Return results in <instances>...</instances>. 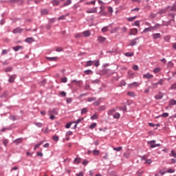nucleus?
<instances>
[{"label": "nucleus", "instance_id": "1", "mask_svg": "<svg viewBox=\"0 0 176 176\" xmlns=\"http://www.w3.org/2000/svg\"><path fill=\"white\" fill-rule=\"evenodd\" d=\"M155 143H156L155 140H151L147 142V144L148 145H150V148H156L157 146H160V144H155Z\"/></svg>", "mask_w": 176, "mask_h": 176}, {"label": "nucleus", "instance_id": "2", "mask_svg": "<svg viewBox=\"0 0 176 176\" xmlns=\"http://www.w3.org/2000/svg\"><path fill=\"white\" fill-rule=\"evenodd\" d=\"M164 25H166V27H168V25H171V27H174V25H175V20H174V19H172L170 20H169L168 22H166Z\"/></svg>", "mask_w": 176, "mask_h": 176}, {"label": "nucleus", "instance_id": "3", "mask_svg": "<svg viewBox=\"0 0 176 176\" xmlns=\"http://www.w3.org/2000/svg\"><path fill=\"white\" fill-rule=\"evenodd\" d=\"M48 115H58V110L56 108H54L48 111Z\"/></svg>", "mask_w": 176, "mask_h": 176}, {"label": "nucleus", "instance_id": "4", "mask_svg": "<svg viewBox=\"0 0 176 176\" xmlns=\"http://www.w3.org/2000/svg\"><path fill=\"white\" fill-rule=\"evenodd\" d=\"M97 7L89 8L87 11L86 13L91 14V13H97Z\"/></svg>", "mask_w": 176, "mask_h": 176}, {"label": "nucleus", "instance_id": "5", "mask_svg": "<svg viewBox=\"0 0 176 176\" xmlns=\"http://www.w3.org/2000/svg\"><path fill=\"white\" fill-rule=\"evenodd\" d=\"M105 41H107V38L102 36H99L98 37V42L99 43H104V42H105Z\"/></svg>", "mask_w": 176, "mask_h": 176}, {"label": "nucleus", "instance_id": "6", "mask_svg": "<svg viewBox=\"0 0 176 176\" xmlns=\"http://www.w3.org/2000/svg\"><path fill=\"white\" fill-rule=\"evenodd\" d=\"M72 83H75L78 87H80L82 86V81L81 80H72Z\"/></svg>", "mask_w": 176, "mask_h": 176}, {"label": "nucleus", "instance_id": "7", "mask_svg": "<svg viewBox=\"0 0 176 176\" xmlns=\"http://www.w3.org/2000/svg\"><path fill=\"white\" fill-rule=\"evenodd\" d=\"M152 78H153V75L147 73L143 75V78L144 79H152Z\"/></svg>", "mask_w": 176, "mask_h": 176}, {"label": "nucleus", "instance_id": "8", "mask_svg": "<svg viewBox=\"0 0 176 176\" xmlns=\"http://www.w3.org/2000/svg\"><path fill=\"white\" fill-rule=\"evenodd\" d=\"M137 41H138V38H135L130 41V46H135L137 45Z\"/></svg>", "mask_w": 176, "mask_h": 176}, {"label": "nucleus", "instance_id": "9", "mask_svg": "<svg viewBox=\"0 0 176 176\" xmlns=\"http://www.w3.org/2000/svg\"><path fill=\"white\" fill-rule=\"evenodd\" d=\"M163 96H164V94H163L162 92H160L157 95L155 96V100H162L163 98Z\"/></svg>", "mask_w": 176, "mask_h": 176}, {"label": "nucleus", "instance_id": "10", "mask_svg": "<svg viewBox=\"0 0 176 176\" xmlns=\"http://www.w3.org/2000/svg\"><path fill=\"white\" fill-rule=\"evenodd\" d=\"M115 112H116V109H110V110L108 111L107 115H108L109 116H114V115H115V114H114Z\"/></svg>", "mask_w": 176, "mask_h": 176}, {"label": "nucleus", "instance_id": "11", "mask_svg": "<svg viewBox=\"0 0 176 176\" xmlns=\"http://www.w3.org/2000/svg\"><path fill=\"white\" fill-rule=\"evenodd\" d=\"M136 34H138V30L137 28L131 29L129 35H135Z\"/></svg>", "mask_w": 176, "mask_h": 176}, {"label": "nucleus", "instance_id": "12", "mask_svg": "<svg viewBox=\"0 0 176 176\" xmlns=\"http://www.w3.org/2000/svg\"><path fill=\"white\" fill-rule=\"evenodd\" d=\"M152 36L153 39H159L160 38H161L162 35L160 34V33H154L152 34Z\"/></svg>", "mask_w": 176, "mask_h": 176}, {"label": "nucleus", "instance_id": "13", "mask_svg": "<svg viewBox=\"0 0 176 176\" xmlns=\"http://www.w3.org/2000/svg\"><path fill=\"white\" fill-rule=\"evenodd\" d=\"M13 34H20L21 32H23V29L20 28H16L12 31Z\"/></svg>", "mask_w": 176, "mask_h": 176}, {"label": "nucleus", "instance_id": "14", "mask_svg": "<svg viewBox=\"0 0 176 176\" xmlns=\"http://www.w3.org/2000/svg\"><path fill=\"white\" fill-rule=\"evenodd\" d=\"M82 36H85V37H89L90 36V35H91V34L90 33V31L89 30L84 31L83 32H82Z\"/></svg>", "mask_w": 176, "mask_h": 176}, {"label": "nucleus", "instance_id": "15", "mask_svg": "<svg viewBox=\"0 0 176 176\" xmlns=\"http://www.w3.org/2000/svg\"><path fill=\"white\" fill-rule=\"evenodd\" d=\"M45 58H46V60H47L48 61H56V60L58 59V58L56 57V56H54V57H47V56Z\"/></svg>", "mask_w": 176, "mask_h": 176}, {"label": "nucleus", "instance_id": "16", "mask_svg": "<svg viewBox=\"0 0 176 176\" xmlns=\"http://www.w3.org/2000/svg\"><path fill=\"white\" fill-rule=\"evenodd\" d=\"M160 27H162V25L159 23H156L155 25L151 26V28H153V31H156V30H159Z\"/></svg>", "mask_w": 176, "mask_h": 176}, {"label": "nucleus", "instance_id": "17", "mask_svg": "<svg viewBox=\"0 0 176 176\" xmlns=\"http://www.w3.org/2000/svg\"><path fill=\"white\" fill-rule=\"evenodd\" d=\"M80 162H82V159L80 157H76L74 160L73 163H74V164H79V163H80Z\"/></svg>", "mask_w": 176, "mask_h": 176}, {"label": "nucleus", "instance_id": "18", "mask_svg": "<svg viewBox=\"0 0 176 176\" xmlns=\"http://www.w3.org/2000/svg\"><path fill=\"white\" fill-rule=\"evenodd\" d=\"M12 49L14 50V52H19V50H21V49H23V46L16 45L15 47H13Z\"/></svg>", "mask_w": 176, "mask_h": 176}, {"label": "nucleus", "instance_id": "19", "mask_svg": "<svg viewBox=\"0 0 176 176\" xmlns=\"http://www.w3.org/2000/svg\"><path fill=\"white\" fill-rule=\"evenodd\" d=\"M14 144H21L23 142V138H18L15 140H14Z\"/></svg>", "mask_w": 176, "mask_h": 176}, {"label": "nucleus", "instance_id": "20", "mask_svg": "<svg viewBox=\"0 0 176 176\" xmlns=\"http://www.w3.org/2000/svg\"><path fill=\"white\" fill-rule=\"evenodd\" d=\"M151 31H153V29L152 28V26H150L149 28H145L143 30V32L145 34L146 32H151Z\"/></svg>", "mask_w": 176, "mask_h": 176}, {"label": "nucleus", "instance_id": "21", "mask_svg": "<svg viewBox=\"0 0 176 176\" xmlns=\"http://www.w3.org/2000/svg\"><path fill=\"white\" fill-rule=\"evenodd\" d=\"M100 79H96V80H91V83L92 84V85H98L99 83H100Z\"/></svg>", "mask_w": 176, "mask_h": 176}, {"label": "nucleus", "instance_id": "22", "mask_svg": "<svg viewBox=\"0 0 176 176\" xmlns=\"http://www.w3.org/2000/svg\"><path fill=\"white\" fill-rule=\"evenodd\" d=\"M94 64V60H88L87 62V64L85 65V67H91Z\"/></svg>", "mask_w": 176, "mask_h": 176}, {"label": "nucleus", "instance_id": "23", "mask_svg": "<svg viewBox=\"0 0 176 176\" xmlns=\"http://www.w3.org/2000/svg\"><path fill=\"white\" fill-rule=\"evenodd\" d=\"M157 119L159 118H168V113H164L161 116L155 117Z\"/></svg>", "mask_w": 176, "mask_h": 176}, {"label": "nucleus", "instance_id": "24", "mask_svg": "<svg viewBox=\"0 0 176 176\" xmlns=\"http://www.w3.org/2000/svg\"><path fill=\"white\" fill-rule=\"evenodd\" d=\"M25 42H26L27 43H32V42H34V38H32V37L27 38L25 40Z\"/></svg>", "mask_w": 176, "mask_h": 176}, {"label": "nucleus", "instance_id": "25", "mask_svg": "<svg viewBox=\"0 0 176 176\" xmlns=\"http://www.w3.org/2000/svg\"><path fill=\"white\" fill-rule=\"evenodd\" d=\"M124 55L126 57H133V56H134V52H126V53H124Z\"/></svg>", "mask_w": 176, "mask_h": 176}, {"label": "nucleus", "instance_id": "26", "mask_svg": "<svg viewBox=\"0 0 176 176\" xmlns=\"http://www.w3.org/2000/svg\"><path fill=\"white\" fill-rule=\"evenodd\" d=\"M16 75H12L10 77L9 82L10 83H13L14 82V79H16Z\"/></svg>", "mask_w": 176, "mask_h": 176}, {"label": "nucleus", "instance_id": "27", "mask_svg": "<svg viewBox=\"0 0 176 176\" xmlns=\"http://www.w3.org/2000/svg\"><path fill=\"white\" fill-rule=\"evenodd\" d=\"M131 87H138L140 86V83L137 82H134L130 85Z\"/></svg>", "mask_w": 176, "mask_h": 176}, {"label": "nucleus", "instance_id": "28", "mask_svg": "<svg viewBox=\"0 0 176 176\" xmlns=\"http://www.w3.org/2000/svg\"><path fill=\"white\" fill-rule=\"evenodd\" d=\"M175 173V169H173V168H168L167 170H166V173L168 174H173Z\"/></svg>", "mask_w": 176, "mask_h": 176}, {"label": "nucleus", "instance_id": "29", "mask_svg": "<svg viewBox=\"0 0 176 176\" xmlns=\"http://www.w3.org/2000/svg\"><path fill=\"white\" fill-rule=\"evenodd\" d=\"M162 71V69L160 67H156L153 69V73L154 74H159Z\"/></svg>", "mask_w": 176, "mask_h": 176}, {"label": "nucleus", "instance_id": "30", "mask_svg": "<svg viewBox=\"0 0 176 176\" xmlns=\"http://www.w3.org/2000/svg\"><path fill=\"white\" fill-rule=\"evenodd\" d=\"M96 100H97V98H96L94 97H91V98H88L87 101L88 102H93V101H96Z\"/></svg>", "mask_w": 176, "mask_h": 176}, {"label": "nucleus", "instance_id": "31", "mask_svg": "<svg viewBox=\"0 0 176 176\" xmlns=\"http://www.w3.org/2000/svg\"><path fill=\"white\" fill-rule=\"evenodd\" d=\"M113 119H119L120 118V113H115L113 116Z\"/></svg>", "mask_w": 176, "mask_h": 176}, {"label": "nucleus", "instance_id": "32", "mask_svg": "<svg viewBox=\"0 0 176 176\" xmlns=\"http://www.w3.org/2000/svg\"><path fill=\"white\" fill-rule=\"evenodd\" d=\"M171 39V37L168 35L167 36H165L164 38V41L165 42H170V40Z\"/></svg>", "mask_w": 176, "mask_h": 176}, {"label": "nucleus", "instance_id": "33", "mask_svg": "<svg viewBox=\"0 0 176 176\" xmlns=\"http://www.w3.org/2000/svg\"><path fill=\"white\" fill-rule=\"evenodd\" d=\"M82 36H83L82 33H78L74 35V38H76V39H78V38H82Z\"/></svg>", "mask_w": 176, "mask_h": 176}, {"label": "nucleus", "instance_id": "34", "mask_svg": "<svg viewBox=\"0 0 176 176\" xmlns=\"http://www.w3.org/2000/svg\"><path fill=\"white\" fill-rule=\"evenodd\" d=\"M169 105H176V100L175 99H172L169 101Z\"/></svg>", "mask_w": 176, "mask_h": 176}, {"label": "nucleus", "instance_id": "35", "mask_svg": "<svg viewBox=\"0 0 176 176\" xmlns=\"http://www.w3.org/2000/svg\"><path fill=\"white\" fill-rule=\"evenodd\" d=\"M113 151H116V152H120V151H122V149H123V148L122 146L113 147Z\"/></svg>", "mask_w": 176, "mask_h": 176}, {"label": "nucleus", "instance_id": "36", "mask_svg": "<svg viewBox=\"0 0 176 176\" xmlns=\"http://www.w3.org/2000/svg\"><path fill=\"white\" fill-rule=\"evenodd\" d=\"M85 5H96V0L91 1H88L85 3Z\"/></svg>", "mask_w": 176, "mask_h": 176}, {"label": "nucleus", "instance_id": "37", "mask_svg": "<svg viewBox=\"0 0 176 176\" xmlns=\"http://www.w3.org/2000/svg\"><path fill=\"white\" fill-rule=\"evenodd\" d=\"M93 155L94 156H98V155H100V150H94Z\"/></svg>", "mask_w": 176, "mask_h": 176}, {"label": "nucleus", "instance_id": "38", "mask_svg": "<svg viewBox=\"0 0 176 176\" xmlns=\"http://www.w3.org/2000/svg\"><path fill=\"white\" fill-rule=\"evenodd\" d=\"M120 111H122V112H127V107L124 106L123 107H120L119 108Z\"/></svg>", "mask_w": 176, "mask_h": 176}, {"label": "nucleus", "instance_id": "39", "mask_svg": "<svg viewBox=\"0 0 176 176\" xmlns=\"http://www.w3.org/2000/svg\"><path fill=\"white\" fill-rule=\"evenodd\" d=\"M84 72L86 75L93 74V71H91V69L85 70Z\"/></svg>", "mask_w": 176, "mask_h": 176}, {"label": "nucleus", "instance_id": "40", "mask_svg": "<svg viewBox=\"0 0 176 176\" xmlns=\"http://www.w3.org/2000/svg\"><path fill=\"white\" fill-rule=\"evenodd\" d=\"M72 3V0H67L64 4L63 6H68V5H71Z\"/></svg>", "mask_w": 176, "mask_h": 176}, {"label": "nucleus", "instance_id": "41", "mask_svg": "<svg viewBox=\"0 0 176 176\" xmlns=\"http://www.w3.org/2000/svg\"><path fill=\"white\" fill-rule=\"evenodd\" d=\"M95 127H97V123L94 122L89 126V129H95Z\"/></svg>", "mask_w": 176, "mask_h": 176}, {"label": "nucleus", "instance_id": "42", "mask_svg": "<svg viewBox=\"0 0 176 176\" xmlns=\"http://www.w3.org/2000/svg\"><path fill=\"white\" fill-rule=\"evenodd\" d=\"M91 120H96V119H98V116L97 114H94L91 117Z\"/></svg>", "mask_w": 176, "mask_h": 176}, {"label": "nucleus", "instance_id": "43", "mask_svg": "<svg viewBox=\"0 0 176 176\" xmlns=\"http://www.w3.org/2000/svg\"><path fill=\"white\" fill-rule=\"evenodd\" d=\"M85 113H87V108H83L81 110V115H85Z\"/></svg>", "mask_w": 176, "mask_h": 176}, {"label": "nucleus", "instance_id": "44", "mask_svg": "<svg viewBox=\"0 0 176 176\" xmlns=\"http://www.w3.org/2000/svg\"><path fill=\"white\" fill-rule=\"evenodd\" d=\"M52 3L54 6H57L58 5H60V1L57 0L52 1Z\"/></svg>", "mask_w": 176, "mask_h": 176}, {"label": "nucleus", "instance_id": "45", "mask_svg": "<svg viewBox=\"0 0 176 176\" xmlns=\"http://www.w3.org/2000/svg\"><path fill=\"white\" fill-rule=\"evenodd\" d=\"M83 118H78L76 122V124H78V123H80V122H83Z\"/></svg>", "mask_w": 176, "mask_h": 176}, {"label": "nucleus", "instance_id": "46", "mask_svg": "<svg viewBox=\"0 0 176 176\" xmlns=\"http://www.w3.org/2000/svg\"><path fill=\"white\" fill-rule=\"evenodd\" d=\"M41 14H49V11L46 9H44L43 10H41Z\"/></svg>", "mask_w": 176, "mask_h": 176}, {"label": "nucleus", "instance_id": "47", "mask_svg": "<svg viewBox=\"0 0 176 176\" xmlns=\"http://www.w3.org/2000/svg\"><path fill=\"white\" fill-rule=\"evenodd\" d=\"M9 119H10V120H14V121L17 120V118H16V116H14L13 115H10L9 116Z\"/></svg>", "mask_w": 176, "mask_h": 176}, {"label": "nucleus", "instance_id": "48", "mask_svg": "<svg viewBox=\"0 0 176 176\" xmlns=\"http://www.w3.org/2000/svg\"><path fill=\"white\" fill-rule=\"evenodd\" d=\"M61 82H63V83H67V82H68V78H67V77L62 78Z\"/></svg>", "mask_w": 176, "mask_h": 176}, {"label": "nucleus", "instance_id": "49", "mask_svg": "<svg viewBox=\"0 0 176 176\" xmlns=\"http://www.w3.org/2000/svg\"><path fill=\"white\" fill-rule=\"evenodd\" d=\"M137 19V16L129 17L127 19L128 21H134Z\"/></svg>", "mask_w": 176, "mask_h": 176}, {"label": "nucleus", "instance_id": "50", "mask_svg": "<svg viewBox=\"0 0 176 176\" xmlns=\"http://www.w3.org/2000/svg\"><path fill=\"white\" fill-rule=\"evenodd\" d=\"M63 49L61 47H57L56 48V52H63Z\"/></svg>", "mask_w": 176, "mask_h": 176}, {"label": "nucleus", "instance_id": "51", "mask_svg": "<svg viewBox=\"0 0 176 176\" xmlns=\"http://www.w3.org/2000/svg\"><path fill=\"white\" fill-rule=\"evenodd\" d=\"M37 127H42V126H43V123L41 122H35L34 124Z\"/></svg>", "mask_w": 176, "mask_h": 176}, {"label": "nucleus", "instance_id": "52", "mask_svg": "<svg viewBox=\"0 0 176 176\" xmlns=\"http://www.w3.org/2000/svg\"><path fill=\"white\" fill-rule=\"evenodd\" d=\"M66 102H67V104H71V102H72V98H68L66 100Z\"/></svg>", "mask_w": 176, "mask_h": 176}, {"label": "nucleus", "instance_id": "53", "mask_svg": "<svg viewBox=\"0 0 176 176\" xmlns=\"http://www.w3.org/2000/svg\"><path fill=\"white\" fill-rule=\"evenodd\" d=\"M65 17H67V15H63L60 17L58 18V20L60 21V20H65Z\"/></svg>", "mask_w": 176, "mask_h": 176}, {"label": "nucleus", "instance_id": "54", "mask_svg": "<svg viewBox=\"0 0 176 176\" xmlns=\"http://www.w3.org/2000/svg\"><path fill=\"white\" fill-rule=\"evenodd\" d=\"M132 25H136V27H140V21H136Z\"/></svg>", "mask_w": 176, "mask_h": 176}, {"label": "nucleus", "instance_id": "55", "mask_svg": "<svg viewBox=\"0 0 176 176\" xmlns=\"http://www.w3.org/2000/svg\"><path fill=\"white\" fill-rule=\"evenodd\" d=\"M151 90V87H148L145 90H144V94H148L149 93V91Z\"/></svg>", "mask_w": 176, "mask_h": 176}, {"label": "nucleus", "instance_id": "56", "mask_svg": "<svg viewBox=\"0 0 176 176\" xmlns=\"http://www.w3.org/2000/svg\"><path fill=\"white\" fill-rule=\"evenodd\" d=\"M94 65L95 67H99L100 66V60L94 61Z\"/></svg>", "mask_w": 176, "mask_h": 176}, {"label": "nucleus", "instance_id": "57", "mask_svg": "<svg viewBox=\"0 0 176 176\" xmlns=\"http://www.w3.org/2000/svg\"><path fill=\"white\" fill-rule=\"evenodd\" d=\"M8 52L9 51L8 50H3L1 52L2 56H4V54H8Z\"/></svg>", "mask_w": 176, "mask_h": 176}, {"label": "nucleus", "instance_id": "58", "mask_svg": "<svg viewBox=\"0 0 176 176\" xmlns=\"http://www.w3.org/2000/svg\"><path fill=\"white\" fill-rule=\"evenodd\" d=\"M108 31V26L104 27L102 29V32H107Z\"/></svg>", "mask_w": 176, "mask_h": 176}, {"label": "nucleus", "instance_id": "59", "mask_svg": "<svg viewBox=\"0 0 176 176\" xmlns=\"http://www.w3.org/2000/svg\"><path fill=\"white\" fill-rule=\"evenodd\" d=\"M171 155H172V156H173V157H175V159H176V153H175V151L172 150V151H171Z\"/></svg>", "mask_w": 176, "mask_h": 176}, {"label": "nucleus", "instance_id": "60", "mask_svg": "<svg viewBox=\"0 0 176 176\" xmlns=\"http://www.w3.org/2000/svg\"><path fill=\"white\" fill-rule=\"evenodd\" d=\"M145 163H146V164H152V160H151V159L146 160Z\"/></svg>", "mask_w": 176, "mask_h": 176}, {"label": "nucleus", "instance_id": "61", "mask_svg": "<svg viewBox=\"0 0 176 176\" xmlns=\"http://www.w3.org/2000/svg\"><path fill=\"white\" fill-rule=\"evenodd\" d=\"M176 89V83H174L173 85H172V86L170 87V89L171 90H175Z\"/></svg>", "mask_w": 176, "mask_h": 176}, {"label": "nucleus", "instance_id": "62", "mask_svg": "<svg viewBox=\"0 0 176 176\" xmlns=\"http://www.w3.org/2000/svg\"><path fill=\"white\" fill-rule=\"evenodd\" d=\"M166 12V10H161L158 12V14H164Z\"/></svg>", "mask_w": 176, "mask_h": 176}, {"label": "nucleus", "instance_id": "63", "mask_svg": "<svg viewBox=\"0 0 176 176\" xmlns=\"http://www.w3.org/2000/svg\"><path fill=\"white\" fill-rule=\"evenodd\" d=\"M172 12H175L176 10V4L171 7Z\"/></svg>", "mask_w": 176, "mask_h": 176}, {"label": "nucleus", "instance_id": "64", "mask_svg": "<svg viewBox=\"0 0 176 176\" xmlns=\"http://www.w3.org/2000/svg\"><path fill=\"white\" fill-rule=\"evenodd\" d=\"M120 86H124L125 85H126V81H124V80H122L121 82H120Z\"/></svg>", "mask_w": 176, "mask_h": 176}]
</instances>
